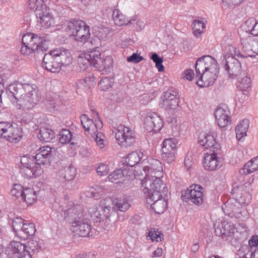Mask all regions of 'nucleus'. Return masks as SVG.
Here are the masks:
<instances>
[{"instance_id": "31", "label": "nucleus", "mask_w": 258, "mask_h": 258, "mask_svg": "<svg viewBox=\"0 0 258 258\" xmlns=\"http://www.w3.org/2000/svg\"><path fill=\"white\" fill-rule=\"evenodd\" d=\"M76 169L72 167H69L63 170L58 171L57 178L60 181H70L73 180L76 175Z\"/></svg>"}, {"instance_id": "38", "label": "nucleus", "mask_w": 258, "mask_h": 258, "mask_svg": "<svg viewBox=\"0 0 258 258\" xmlns=\"http://www.w3.org/2000/svg\"><path fill=\"white\" fill-rule=\"evenodd\" d=\"M113 20L118 26L126 25L130 22V19L118 10H115L112 14Z\"/></svg>"}, {"instance_id": "37", "label": "nucleus", "mask_w": 258, "mask_h": 258, "mask_svg": "<svg viewBox=\"0 0 258 258\" xmlns=\"http://www.w3.org/2000/svg\"><path fill=\"white\" fill-rule=\"evenodd\" d=\"M26 7L28 9L34 12L35 14L37 11L45 9L46 8L43 0H27Z\"/></svg>"}, {"instance_id": "56", "label": "nucleus", "mask_w": 258, "mask_h": 258, "mask_svg": "<svg viewBox=\"0 0 258 258\" xmlns=\"http://www.w3.org/2000/svg\"><path fill=\"white\" fill-rule=\"evenodd\" d=\"M109 171V168L108 165L104 163L100 164L96 169L97 174L101 176L106 175Z\"/></svg>"}, {"instance_id": "52", "label": "nucleus", "mask_w": 258, "mask_h": 258, "mask_svg": "<svg viewBox=\"0 0 258 258\" xmlns=\"http://www.w3.org/2000/svg\"><path fill=\"white\" fill-rule=\"evenodd\" d=\"M113 81L109 77H103L99 83V86L101 90L105 91L111 87Z\"/></svg>"}, {"instance_id": "51", "label": "nucleus", "mask_w": 258, "mask_h": 258, "mask_svg": "<svg viewBox=\"0 0 258 258\" xmlns=\"http://www.w3.org/2000/svg\"><path fill=\"white\" fill-rule=\"evenodd\" d=\"M25 188L19 184H15L11 189L10 192L12 196L16 198H20L22 200V197H23Z\"/></svg>"}, {"instance_id": "46", "label": "nucleus", "mask_w": 258, "mask_h": 258, "mask_svg": "<svg viewBox=\"0 0 258 258\" xmlns=\"http://www.w3.org/2000/svg\"><path fill=\"white\" fill-rule=\"evenodd\" d=\"M163 234L158 229L152 228L149 230L148 234L147 235V239H150L153 242H159L163 239Z\"/></svg>"}, {"instance_id": "60", "label": "nucleus", "mask_w": 258, "mask_h": 258, "mask_svg": "<svg viewBox=\"0 0 258 258\" xmlns=\"http://www.w3.org/2000/svg\"><path fill=\"white\" fill-rule=\"evenodd\" d=\"M248 243L250 249H256L258 247V236L252 235L249 240Z\"/></svg>"}, {"instance_id": "20", "label": "nucleus", "mask_w": 258, "mask_h": 258, "mask_svg": "<svg viewBox=\"0 0 258 258\" xmlns=\"http://www.w3.org/2000/svg\"><path fill=\"white\" fill-rule=\"evenodd\" d=\"M43 67L52 73L58 72L61 66L53 51L46 53L43 59Z\"/></svg>"}, {"instance_id": "23", "label": "nucleus", "mask_w": 258, "mask_h": 258, "mask_svg": "<svg viewBox=\"0 0 258 258\" xmlns=\"http://www.w3.org/2000/svg\"><path fill=\"white\" fill-rule=\"evenodd\" d=\"M145 127L149 132H158L163 126V122L161 118L154 113L146 117L144 123Z\"/></svg>"}, {"instance_id": "58", "label": "nucleus", "mask_w": 258, "mask_h": 258, "mask_svg": "<svg viewBox=\"0 0 258 258\" xmlns=\"http://www.w3.org/2000/svg\"><path fill=\"white\" fill-rule=\"evenodd\" d=\"M143 57L140 54L134 53L132 55L128 56L126 60L128 62L137 63L143 60Z\"/></svg>"}, {"instance_id": "15", "label": "nucleus", "mask_w": 258, "mask_h": 258, "mask_svg": "<svg viewBox=\"0 0 258 258\" xmlns=\"http://www.w3.org/2000/svg\"><path fill=\"white\" fill-rule=\"evenodd\" d=\"M176 140L169 138L165 140L161 149L162 159L168 163L174 160L176 150Z\"/></svg>"}, {"instance_id": "6", "label": "nucleus", "mask_w": 258, "mask_h": 258, "mask_svg": "<svg viewBox=\"0 0 258 258\" xmlns=\"http://www.w3.org/2000/svg\"><path fill=\"white\" fill-rule=\"evenodd\" d=\"M80 119L81 124L85 131L91 134L92 138L94 139L97 145L100 149H103L105 146L104 136L102 133L99 132L97 130L98 126L99 128L102 127V122L99 121L98 125H97L85 114L82 115L80 116Z\"/></svg>"}, {"instance_id": "27", "label": "nucleus", "mask_w": 258, "mask_h": 258, "mask_svg": "<svg viewBox=\"0 0 258 258\" xmlns=\"http://www.w3.org/2000/svg\"><path fill=\"white\" fill-rule=\"evenodd\" d=\"M55 57L60 62V66H67L71 64L73 58L70 52L64 48H58L52 50Z\"/></svg>"}, {"instance_id": "1", "label": "nucleus", "mask_w": 258, "mask_h": 258, "mask_svg": "<svg viewBox=\"0 0 258 258\" xmlns=\"http://www.w3.org/2000/svg\"><path fill=\"white\" fill-rule=\"evenodd\" d=\"M8 89L14 97L12 100L13 104L19 110H30L41 99L40 93L35 85L16 82L9 85Z\"/></svg>"}, {"instance_id": "33", "label": "nucleus", "mask_w": 258, "mask_h": 258, "mask_svg": "<svg viewBox=\"0 0 258 258\" xmlns=\"http://www.w3.org/2000/svg\"><path fill=\"white\" fill-rule=\"evenodd\" d=\"M112 200L111 199H105L100 201L99 209L104 218H108L110 216L112 211Z\"/></svg>"}, {"instance_id": "44", "label": "nucleus", "mask_w": 258, "mask_h": 258, "mask_svg": "<svg viewBox=\"0 0 258 258\" xmlns=\"http://www.w3.org/2000/svg\"><path fill=\"white\" fill-rule=\"evenodd\" d=\"M253 41L254 40H253L252 37L249 35L243 36L241 38V43L243 46V49L249 56L252 55V54H249V51Z\"/></svg>"}, {"instance_id": "24", "label": "nucleus", "mask_w": 258, "mask_h": 258, "mask_svg": "<svg viewBox=\"0 0 258 258\" xmlns=\"http://www.w3.org/2000/svg\"><path fill=\"white\" fill-rule=\"evenodd\" d=\"M215 116L218 125L221 127H225L230 123L229 111L226 106L218 107L215 112Z\"/></svg>"}, {"instance_id": "43", "label": "nucleus", "mask_w": 258, "mask_h": 258, "mask_svg": "<svg viewBox=\"0 0 258 258\" xmlns=\"http://www.w3.org/2000/svg\"><path fill=\"white\" fill-rule=\"evenodd\" d=\"M85 57H87L90 61L92 65L96 68V66L98 64L99 59H100L101 53L98 50H92L84 53Z\"/></svg>"}, {"instance_id": "25", "label": "nucleus", "mask_w": 258, "mask_h": 258, "mask_svg": "<svg viewBox=\"0 0 258 258\" xmlns=\"http://www.w3.org/2000/svg\"><path fill=\"white\" fill-rule=\"evenodd\" d=\"M190 189L188 194V199L191 202L196 205H200L203 202V187L200 185H194L190 186Z\"/></svg>"}, {"instance_id": "42", "label": "nucleus", "mask_w": 258, "mask_h": 258, "mask_svg": "<svg viewBox=\"0 0 258 258\" xmlns=\"http://www.w3.org/2000/svg\"><path fill=\"white\" fill-rule=\"evenodd\" d=\"M113 62V59L110 56H107L104 59L100 58L96 68L107 71L112 67Z\"/></svg>"}, {"instance_id": "19", "label": "nucleus", "mask_w": 258, "mask_h": 258, "mask_svg": "<svg viewBox=\"0 0 258 258\" xmlns=\"http://www.w3.org/2000/svg\"><path fill=\"white\" fill-rule=\"evenodd\" d=\"M218 71L201 72L196 74L197 84L201 87H208L212 85L217 78Z\"/></svg>"}, {"instance_id": "30", "label": "nucleus", "mask_w": 258, "mask_h": 258, "mask_svg": "<svg viewBox=\"0 0 258 258\" xmlns=\"http://www.w3.org/2000/svg\"><path fill=\"white\" fill-rule=\"evenodd\" d=\"M112 211L125 212L131 206V201L126 197L112 200Z\"/></svg>"}, {"instance_id": "8", "label": "nucleus", "mask_w": 258, "mask_h": 258, "mask_svg": "<svg viewBox=\"0 0 258 258\" xmlns=\"http://www.w3.org/2000/svg\"><path fill=\"white\" fill-rule=\"evenodd\" d=\"M145 177L141 180L143 190L146 196L154 195L158 192L159 195L165 194L167 191V188L162 183L161 177L149 178Z\"/></svg>"}, {"instance_id": "12", "label": "nucleus", "mask_w": 258, "mask_h": 258, "mask_svg": "<svg viewBox=\"0 0 258 258\" xmlns=\"http://www.w3.org/2000/svg\"><path fill=\"white\" fill-rule=\"evenodd\" d=\"M115 134L117 143L121 147L126 148L135 142V138L132 130L124 125H118Z\"/></svg>"}, {"instance_id": "21", "label": "nucleus", "mask_w": 258, "mask_h": 258, "mask_svg": "<svg viewBox=\"0 0 258 258\" xmlns=\"http://www.w3.org/2000/svg\"><path fill=\"white\" fill-rule=\"evenodd\" d=\"M71 225V230L76 234L82 237H86L89 235L91 225L84 217L79 220L74 222Z\"/></svg>"}, {"instance_id": "62", "label": "nucleus", "mask_w": 258, "mask_h": 258, "mask_svg": "<svg viewBox=\"0 0 258 258\" xmlns=\"http://www.w3.org/2000/svg\"><path fill=\"white\" fill-rule=\"evenodd\" d=\"M254 53L258 54V42L254 41L252 42V44L249 51V54Z\"/></svg>"}, {"instance_id": "4", "label": "nucleus", "mask_w": 258, "mask_h": 258, "mask_svg": "<svg viewBox=\"0 0 258 258\" xmlns=\"http://www.w3.org/2000/svg\"><path fill=\"white\" fill-rule=\"evenodd\" d=\"M48 42L43 38L32 33L24 34L22 39L20 51L26 55L36 52L38 53L46 51L48 48Z\"/></svg>"}, {"instance_id": "16", "label": "nucleus", "mask_w": 258, "mask_h": 258, "mask_svg": "<svg viewBox=\"0 0 258 258\" xmlns=\"http://www.w3.org/2000/svg\"><path fill=\"white\" fill-rule=\"evenodd\" d=\"M8 255L12 258H32L30 252L19 242H13L7 250Z\"/></svg>"}, {"instance_id": "55", "label": "nucleus", "mask_w": 258, "mask_h": 258, "mask_svg": "<svg viewBox=\"0 0 258 258\" xmlns=\"http://www.w3.org/2000/svg\"><path fill=\"white\" fill-rule=\"evenodd\" d=\"M251 85L250 78L245 76L239 80V87L241 90H245L250 87Z\"/></svg>"}, {"instance_id": "26", "label": "nucleus", "mask_w": 258, "mask_h": 258, "mask_svg": "<svg viewBox=\"0 0 258 258\" xmlns=\"http://www.w3.org/2000/svg\"><path fill=\"white\" fill-rule=\"evenodd\" d=\"M35 15L38 23L44 28H48L54 23V18L50 14L47 7L45 9L37 11Z\"/></svg>"}, {"instance_id": "61", "label": "nucleus", "mask_w": 258, "mask_h": 258, "mask_svg": "<svg viewBox=\"0 0 258 258\" xmlns=\"http://www.w3.org/2000/svg\"><path fill=\"white\" fill-rule=\"evenodd\" d=\"M194 75V71L191 69H187L184 71L183 77L189 81L192 80Z\"/></svg>"}, {"instance_id": "41", "label": "nucleus", "mask_w": 258, "mask_h": 258, "mask_svg": "<svg viewBox=\"0 0 258 258\" xmlns=\"http://www.w3.org/2000/svg\"><path fill=\"white\" fill-rule=\"evenodd\" d=\"M54 134V132L51 130L41 128L40 130L38 138L41 141L48 142L53 139Z\"/></svg>"}, {"instance_id": "18", "label": "nucleus", "mask_w": 258, "mask_h": 258, "mask_svg": "<svg viewBox=\"0 0 258 258\" xmlns=\"http://www.w3.org/2000/svg\"><path fill=\"white\" fill-rule=\"evenodd\" d=\"M179 96L175 91H167L164 92L161 96V101L160 105L165 109H174L179 105Z\"/></svg>"}, {"instance_id": "13", "label": "nucleus", "mask_w": 258, "mask_h": 258, "mask_svg": "<svg viewBox=\"0 0 258 258\" xmlns=\"http://www.w3.org/2000/svg\"><path fill=\"white\" fill-rule=\"evenodd\" d=\"M224 68L228 76L232 78L241 77L246 75L242 69L240 61L235 57L229 56L225 60Z\"/></svg>"}, {"instance_id": "64", "label": "nucleus", "mask_w": 258, "mask_h": 258, "mask_svg": "<svg viewBox=\"0 0 258 258\" xmlns=\"http://www.w3.org/2000/svg\"><path fill=\"white\" fill-rule=\"evenodd\" d=\"M163 249L161 248L158 247L152 253V256L153 257H160L162 255Z\"/></svg>"}, {"instance_id": "47", "label": "nucleus", "mask_w": 258, "mask_h": 258, "mask_svg": "<svg viewBox=\"0 0 258 258\" xmlns=\"http://www.w3.org/2000/svg\"><path fill=\"white\" fill-rule=\"evenodd\" d=\"M36 232V229L34 224L25 223L23 224V227L22 230V234L24 237H21L23 238H26L28 236H33Z\"/></svg>"}, {"instance_id": "7", "label": "nucleus", "mask_w": 258, "mask_h": 258, "mask_svg": "<svg viewBox=\"0 0 258 258\" xmlns=\"http://www.w3.org/2000/svg\"><path fill=\"white\" fill-rule=\"evenodd\" d=\"M251 191V183L249 181H247L244 183H234L231 194L239 204L244 206L248 205L250 202Z\"/></svg>"}, {"instance_id": "59", "label": "nucleus", "mask_w": 258, "mask_h": 258, "mask_svg": "<svg viewBox=\"0 0 258 258\" xmlns=\"http://www.w3.org/2000/svg\"><path fill=\"white\" fill-rule=\"evenodd\" d=\"M242 258H258V250L250 249L242 256Z\"/></svg>"}, {"instance_id": "34", "label": "nucleus", "mask_w": 258, "mask_h": 258, "mask_svg": "<svg viewBox=\"0 0 258 258\" xmlns=\"http://www.w3.org/2000/svg\"><path fill=\"white\" fill-rule=\"evenodd\" d=\"M224 208H222L224 212L228 216L235 217L236 218H240L241 214V210L235 206L231 205L229 202H227L224 205Z\"/></svg>"}, {"instance_id": "11", "label": "nucleus", "mask_w": 258, "mask_h": 258, "mask_svg": "<svg viewBox=\"0 0 258 258\" xmlns=\"http://www.w3.org/2000/svg\"><path fill=\"white\" fill-rule=\"evenodd\" d=\"M66 208V209H64L62 206L59 207L58 213H60L61 218H64L71 224L84 217L81 206L69 204Z\"/></svg>"}, {"instance_id": "36", "label": "nucleus", "mask_w": 258, "mask_h": 258, "mask_svg": "<svg viewBox=\"0 0 258 258\" xmlns=\"http://www.w3.org/2000/svg\"><path fill=\"white\" fill-rule=\"evenodd\" d=\"M23 196L22 197V200L25 202L28 205L34 204L37 198L36 192L30 187H26L25 188Z\"/></svg>"}, {"instance_id": "53", "label": "nucleus", "mask_w": 258, "mask_h": 258, "mask_svg": "<svg viewBox=\"0 0 258 258\" xmlns=\"http://www.w3.org/2000/svg\"><path fill=\"white\" fill-rule=\"evenodd\" d=\"M78 65L82 71L86 70L90 65H92L90 60L85 57L84 54L80 55L78 59Z\"/></svg>"}, {"instance_id": "57", "label": "nucleus", "mask_w": 258, "mask_h": 258, "mask_svg": "<svg viewBox=\"0 0 258 258\" xmlns=\"http://www.w3.org/2000/svg\"><path fill=\"white\" fill-rule=\"evenodd\" d=\"M255 20L253 18L247 20L244 25L246 32L251 33L252 30H253V26L255 25Z\"/></svg>"}, {"instance_id": "10", "label": "nucleus", "mask_w": 258, "mask_h": 258, "mask_svg": "<svg viewBox=\"0 0 258 258\" xmlns=\"http://www.w3.org/2000/svg\"><path fill=\"white\" fill-rule=\"evenodd\" d=\"M214 228L216 235L226 240L234 237L236 232L235 227L232 223L220 219L215 222Z\"/></svg>"}, {"instance_id": "48", "label": "nucleus", "mask_w": 258, "mask_h": 258, "mask_svg": "<svg viewBox=\"0 0 258 258\" xmlns=\"http://www.w3.org/2000/svg\"><path fill=\"white\" fill-rule=\"evenodd\" d=\"M225 51L226 54L224 55L225 60H226V57L230 56H243L241 55L240 52L237 48L232 45H228L225 47Z\"/></svg>"}, {"instance_id": "3", "label": "nucleus", "mask_w": 258, "mask_h": 258, "mask_svg": "<svg viewBox=\"0 0 258 258\" xmlns=\"http://www.w3.org/2000/svg\"><path fill=\"white\" fill-rule=\"evenodd\" d=\"M198 141L200 146L206 149H213L205 155L203 161L205 169L208 171H214L221 167V159L217 153V150L220 148V144L216 142L214 137L205 132H202L199 135Z\"/></svg>"}, {"instance_id": "32", "label": "nucleus", "mask_w": 258, "mask_h": 258, "mask_svg": "<svg viewBox=\"0 0 258 258\" xmlns=\"http://www.w3.org/2000/svg\"><path fill=\"white\" fill-rule=\"evenodd\" d=\"M249 125L248 119H244L236 126L235 128L236 137L239 141L241 140L246 136Z\"/></svg>"}, {"instance_id": "63", "label": "nucleus", "mask_w": 258, "mask_h": 258, "mask_svg": "<svg viewBox=\"0 0 258 258\" xmlns=\"http://www.w3.org/2000/svg\"><path fill=\"white\" fill-rule=\"evenodd\" d=\"M101 211L99 209V211H95L93 214H92V216L96 218L98 221H100V220H103L104 217L103 216L102 213H100Z\"/></svg>"}, {"instance_id": "17", "label": "nucleus", "mask_w": 258, "mask_h": 258, "mask_svg": "<svg viewBox=\"0 0 258 258\" xmlns=\"http://www.w3.org/2000/svg\"><path fill=\"white\" fill-rule=\"evenodd\" d=\"M147 204L151 205L152 209L157 214L163 213L167 207V202L162 199V195H159L156 192L154 195L146 196Z\"/></svg>"}, {"instance_id": "35", "label": "nucleus", "mask_w": 258, "mask_h": 258, "mask_svg": "<svg viewBox=\"0 0 258 258\" xmlns=\"http://www.w3.org/2000/svg\"><path fill=\"white\" fill-rule=\"evenodd\" d=\"M143 157V153L140 151L133 152L128 154L125 158V163L131 167L139 163Z\"/></svg>"}, {"instance_id": "22", "label": "nucleus", "mask_w": 258, "mask_h": 258, "mask_svg": "<svg viewBox=\"0 0 258 258\" xmlns=\"http://www.w3.org/2000/svg\"><path fill=\"white\" fill-rule=\"evenodd\" d=\"M144 170L146 174L145 177L148 178L162 177L163 175L162 164L158 160L151 159L150 165L145 166Z\"/></svg>"}, {"instance_id": "2", "label": "nucleus", "mask_w": 258, "mask_h": 258, "mask_svg": "<svg viewBox=\"0 0 258 258\" xmlns=\"http://www.w3.org/2000/svg\"><path fill=\"white\" fill-rule=\"evenodd\" d=\"M55 151L54 148L45 146L40 147L34 156H23L21 160L22 167L20 174L28 179L38 176L43 172L41 166L49 162L51 154L54 153Z\"/></svg>"}, {"instance_id": "54", "label": "nucleus", "mask_w": 258, "mask_h": 258, "mask_svg": "<svg viewBox=\"0 0 258 258\" xmlns=\"http://www.w3.org/2000/svg\"><path fill=\"white\" fill-rule=\"evenodd\" d=\"M151 59L155 63L156 67L158 69L159 72L164 71V67L162 64L163 61L162 58L160 57L157 54L153 53L151 56Z\"/></svg>"}, {"instance_id": "29", "label": "nucleus", "mask_w": 258, "mask_h": 258, "mask_svg": "<svg viewBox=\"0 0 258 258\" xmlns=\"http://www.w3.org/2000/svg\"><path fill=\"white\" fill-rule=\"evenodd\" d=\"M127 171L119 169L111 172L108 176L109 180L115 184L123 183L129 180Z\"/></svg>"}, {"instance_id": "5", "label": "nucleus", "mask_w": 258, "mask_h": 258, "mask_svg": "<svg viewBox=\"0 0 258 258\" xmlns=\"http://www.w3.org/2000/svg\"><path fill=\"white\" fill-rule=\"evenodd\" d=\"M67 31L78 41L86 42L90 36L89 26L81 20H71L68 24Z\"/></svg>"}, {"instance_id": "45", "label": "nucleus", "mask_w": 258, "mask_h": 258, "mask_svg": "<svg viewBox=\"0 0 258 258\" xmlns=\"http://www.w3.org/2000/svg\"><path fill=\"white\" fill-rule=\"evenodd\" d=\"M192 28L193 33L195 36L199 37L200 35L204 32L205 28V23L201 21L195 20L192 23Z\"/></svg>"}, {"instance_id": "50", "label": "nucleus", "mask_w": 258, "mask_h": 258, "mask_svg": "<svg viewBox=\"0 0 258 258\" xmlns=\"http://www.w3.org/2000/svg\"><path fill=\"white\" fill-rule=\"evenodd\" d=\"M59 141L62 144L69 143L72 138V135L71 132L68 130H62L59 134Z\"/></svg>"}, {"instance_id": "28", "label": "nucleus", "mask_w": 258, "mask_h": 258, "mask_svg": "<svg viewBox=\"0 0 258 258\" xmlns=\"http://www.w3.org/2000/svg\"><path fill=\"white\" fill-rule=\"evenodd\" d=\"M258 170V156L251 159L247 162L244 167L239 169V173L241 174L240 178L243 181V177L242 175H247L251 173Z\"/></svg>"}, {"instance_id": "40", "label": "nucleus", "mask_w": 258, "mask_h": 258, "mask_svg": "<svg viewBox=\"0 0 258 258\" xmlns=\"http://www.w3.org/2000/svg\"><path fill=\"white\" fill-rule=\"evenodd\" d=\"M94 78H86L85 79L79 80L77 83V89L86 90L94 86L95 82Z\"/></svg>"}, {"instance_id": "14", "label": "nucleus", "mask_w": 258, "mask_h": 258, "mask_svg": "<svg viewBox=\"0 0 258 258\" xmlns=\"http://www.w3.org/2000/svg\"><path fill=\"white\" fill-rule=\"evenodd\" d=\"M196 74L199 75L201 72L216 71L218 70L217 61L210 55H205L199 58L195 64Z\"/></svg>"}, {"instance_id": "39", "label": "nucleus", "mask_w": 258, "mask_h": 258, "mask_svg": "<svg viewBox=\"0 0 258 258\" xmlns=\"http://www.w3.org/2000/svg\"><path fill=\"white\" fill-rule=\"evenodd\" d=\"M24 224V220L21 217H16L13 220V229L17 236L24 237V235L22 234V230Z\"/></svg>"}, {"instance_id": "9", "label": "nucleus", "mask_w": 258, "mask_h": 258, "mask_svg": "<svg viewBox=\"0 0 258 258\" xmlns=\"http://www.w3.org/2000/svg\"><path fill=\"white\" fill-rule=\"evenodd\" d=\"M22 137L21 129L9 122H0V138L10 142H17Z\"/></svg>"}, {"instance_id": "49", "label": "nucleus", "mask_w": 258, "mask_h": 258, "mask_svg": "<svg viewBox=\"0 0 258 258\" xmlns=\"http://www.w3.org/2000/svg\"><path fill=\"white\" fill-rule=\"evenodd\" d=\"M104 186L99 185H95L94 186H92L90 188L89 190L87 191V196L98 198L99 195L103 191Z\"/></svg>"}]
</instances>
